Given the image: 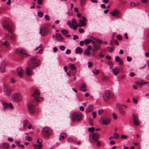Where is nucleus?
<instances>
[{
  "instance_id": "7",
  "label": "nucleus",
  "mask_w": 149,
  "mask_h": 149,
  "mask_svg": "<svg viewBox=\"0 0 149 149\" xmlns=\"http://www.w3.org/2000/svg\"><path fill=\"white\" fill-rule=\"evenodd\" d=\"M99 120L100 124L103 125H108L111 122V119L109 118L101 117L100 118Z\"/></svg>"
},
{
  "instance_id": "45",
  "label": "nucleus",
  "mask_w": 149,
  "mask_h": 149,
  "mask_svg": "<svg viewBox=\"0 0 149 149\" xmlns=\"http://www.w3.org/2000/svg\"><path fill=\"white\" fill-rule=\"evenodd\" d=\"M61 32L64 35L67 34L68 33V31L64 29L61 30Z\"/></svg>"
},
{
  "instance_id": "18",
  "label": "nucleus",
  "mask_w": 149,
  "mask_h": 149,
  "mask_svg": "<svg viewBox=\"0 0 149 149\" xmlns=\"http://www.w3.org/2000/svg\"><path fill=\"white\" fill-rule=\"evenodd\" d=\"M101 45L100 44L97 43L94 45V46L93 47V51H98L100 48Z\"/></svg>"
},
{
  "instance_id": "54",
  "label": "nucleus",
  "mask_w": 149,
  "mask_h": 149,
  "mask_svg": "<svg viewBox=\"0 0 149 149\" xmlns=\"http://www.w3.org/2000/svg\"><path fill=\"white\" fill-rule=\"evenodd\" d=\"M120 60L118 56H117L115 58V61L116 62H118Z\"/></svg>"
},
{
  "instance_id": "55",
  "label": "nucleus",
  "mask_w": 149,
  "mask_h": 149,
  "mask_svg": "<svg viewBox=\"0 0 149 149\" xmlns=\"http://www.w3.org/2000/svg\"><path fill=\"white\" fill-rule=\"evenodd\" d=\"M45 18L46 20L49 21V17L48 15H45Z\"/></svg>"
},
{
  "instance_id": "19",
  "label": "nucleus",
  "mask_w": 149,
  "mask_h": 149,
  "mask_svg": "<svg viewBox=\"0 0 149 149\" xmlns=\"http://www.w3.org/2000/svg\"><path fill=\"white\" fill-rule=\"evenodd\" d=\"M56 39L58 41H62L63 40V38L61 34L58 33L56 34Z\"/></svg>"
},
{
  "instance_id": "12",
  "label": "nucleus",
  "mask_w": 149,
  "mask_h": 149,
  "mask_svg": "<svg viewBox=\"0 0 149 149\" xmlns=\"http://www.w3.org/2000/svg\"><path fill=\"white\" fill-rule=\"evenodd\" d=\"M148 83L147 82H138L136 83L135 85H134L133 86V88L135 90H136L137 88V86H139V87H141V85H144L145 84H147Z\"/></svg>"
},
{
  "instance_id": "38",
  "label": "nucleus",
  "mask_w": 149,
  "mask_h": 149,
  "mask_svg": "<svg viewBox=\"0 0 149 149\" xmlns=\"http://www.w3.org/2000/svg\"><path fill=\"white\" fill-rule=\"evenodd\" d=\"M119 111L120 114L122 115V116H124L125 115V112L124 111L123 109L120 110H119Z\"/></svg>"
},
{
  "instance_id": "9",
  "label": "nucleus",
  "mask_w": 149,
  "mask_h": 149,
  "mask_svg": "<svg viewBox=\"0 0 149 149\" xmlns=\"http://www.w3.org/2000/svg\"><path fill=\"white\" fill-rule=\"evenodd\" d=\"M15 52L21 55H25L26 56H30V55L26 53V51L24 49L21 48H18L17 49L15 50Z\"/></svg>"
},
{
  "instance_id": "64",
  "label": "nucleus",
  "mask_w": 149,
  "mask_h": 149,
  "mask_svg": "<svg viewBox=\"0 0 149 149\" xmlns=\"http://www.w3.org/2000/svg\"><path fill=\"white\" fill-rule=\"evenodd\" d=\"M106 59L108 60H110L111 59V57L110 56H107L105 57Z\"/></svg>"
},
{
  "instance_id": "11",
  "label": "nucleus",
  "mask_w": 149,
  "mask_h": 149,
  "mask_svg": "<svg viewBox=\"0 0 149 149\" xmlns=\"http://www.w3.org/2000/svg\"><path fill=\"white\" fill-rule=\"evenodd\" d=\"M48 32V29L45 27H43L40 29V33L42 36H46Z\"/></svg>"
},
{
  "instance_id": "43",
  "label": "nucleus",
  "mask_w": 149,
  "mask_h": 149,
  "mask_svg": "<svg viewBox=\"0 0 149 149\" xmlns=\"http://www.w3.org/2000/svg\"><path fill=\"white\" fill-rule=\"evenodd\" d=\"M91 40L86 39L84 41L86 45H87L91 42Z\"/></svg>"
},
{
  "instance_id": "58",
  "label": "nucleus",
  "mask_w": 149,
  "mask_h": 149,
  "mask_svg": "<svg viewBox=\"0 0 149 149\" xmlns=\"http://www.w3.org/2000/svg\"><path fill=\"white\" fill-rule=\"evenodd\" d=\"M68 14L70 16L72 15V10L70 9L69 10V12L68 13Z\"/></svg>"
},
{
  "instance_id": "41",
  "label": "nucleus",
  "mask_w": 149,
  "mask_h": 149,
  "mask_svg": "<svg viewBox=\"0 0 149 149\" xmlns=\"http://www.w3.org/2000/svg\"><path fill=\"white\" fill-rule=\"evenodd\" d=\"M95 40H96L97 42H98L100 44H102L103 43V42L102 41V40L100 39H99V38H95Z\"/></svg>"
},
{
  "instance_id": "22",
  "label": "nucleus",
  "mask_w": 149,
  "mask_h": 149,
  "mask_svg": "<svg viewBox=\"0 0 149 149\" xmlns=\"http://www.w3.org/2000/svg\"><path fill=\"white\" fill-rule=\"evenodd\" d=\"M112 14V15L113 16H116L117 17H118L119 14V12L117 10H115L113 12L110 13V14Z\"/></svg>"
},
{
  "instance_id": "61",
  "label": "nucleus",
  "mask_w": 149,
  "mask_h": 149,
  "mask_svg": "<svg viewBox=\"0 0 149 149\" xmlns=\"http://www.w3.org/2000/svg\"><path fill=\"white\" fill-rule=\"evenodd\" d=\"M43 51V48H41L36 53L37 54H41Z\"/></svg>"
},
{
  "instance_id": "30",
  "label": "nucleus",
  "mask_w": 149,
  "mask_h": 149,
  "mask_svg": "<svg viewBox=\"0 0 149 149\" xmlns=\"http://www.w3.org/2000/svg\"><path fill=\"white\" fill-rule=\"evenodd\" d=\"M100 72V70H99L95 69L92 71L93 73L95 75H97Z\"/></svg>"
},
{
  "instance_id": "57",
  "label": "nucleus",
  "mask_w": 149,
  "mask_h": 149,
  "mask_svg": "<svg viewBox=\"0 0 149 149\" xmlns=\"http://www.w3.org/2000/svg\"><path fill=\"white\" fill-rule=\"evenodd\" d=\"M103 112V109H100L98 111V114L99 115L101 114Z\"/></svg>"
},
{
  "instance_id": "26",
  "label": "nucleus",
  "mask_w": 149,
  "mask_h": 149,
  "mask_svg": "<svg viewBox=\"0 0 149 149\" xmlns=\"http://www.w3.org/2000/svg\"><path fill=\"white\" fill-rule=\"evenodd\" d=\"M134 125L136 126H138L140 124V122L138 118H134Z\"/></svg>"
},
{
  "instance_id": "39",
  "label": "nucleus",
  "mask_w": 149,
  "mask_h": 149,
  "mask_svg": "<svg viewBox=\"0 0 149 149\" xmlns=\"http://www.w3.org/2000/svg\"><path fill=\"white\" fill-rule=\"evenodd\" d=\"M26 139L29 141H31L33 140L31 136H26L25 137Z\"/></svg>"
},
{
  "instance_id": "53",
  "label": "nucleus",
  "mask_w": 149,
  "mask_h": 149,
  "mask_svg": "<svg viewBox=\"0 0 149 149\" xmlns=\"http://www.w3.org/2000/svg\"><path fill=\"white\" fill-rule=\"evenodd\" d=\"M65 46H62L60 47L59 48L61 51H63L65 49Z\"/></svg>"
},
{
  "instance_id": "16",
  "label": "nucleus",
  "mask_w": 149,
  "mask_h": 149,
  "mask_svg": "<svg viewBox=\"0 0 149 149\" xmlns=\"http://www.w3.org/2000/svg\"><path fill=\"white\" fill-rule=\"evenodd\" d=\"M17 72L18 75L21 77H22L23 74V70L21 68H18L17 69Z\"/></svg>"
},
{
  "instance_id": "4",
  "label": "nucleus",
  "mask_w": 149,
  "mask_h": 149,
  "mask_svg": "<svg viewBox=\"0 0 149 149\" xmlns=\"http://www.w3.org/2000/svg\"><path fill=\"white\" fill-rule=\"evenodd\" d=\"M42 134L47 137H49L52 133V130L48 127H45L42 130Z\"/></svg>"
},
{
  "instance_id": "46",
  "label": "nucleus",
  "mask_w": 149,
  "mask_h": 149,
  "mask_svg": "<svg viewBox=\"0 0 149 149\" xmlns=\"http://www.w3.org/2000/svg\"><path fill=\"white\" fill-rule=\"evenodd\" d=\"M84 54H85L89 55L90 54V51L89 50L86 49L84 52Z\"/></svg>"
},
{
  "instance_id": "15",
  "label": "nucleus",
  "mask_w": 149,
  "mask_h": 149,
  "mask_svg": "<svg viewBox=\"0 0 149 149\" xmlns=\"http://www.w3.org/2000/svg\"><path fill=\"white\" fill-rule=\"evenodd\" d=\"M31 69H32L30 68L29 66H28V67H27L26 68V72L28 76H29L32 74L33 71Z\"/></svg>"
},
{
  "instance_id": "20",
  "label": "nucleus",
  "mask_w": 149,
  "mask_h": 149,
  "mask_svg": "<svg viewBox=\"0 0 149 149\" xmlns=\"http://www.w3.org/2000/svg\"><path fill=\"white\" fill-rule=\"evenodd\" d=\"M93 109V106L92 105H89L86 109V112L87 113H88L91 112Z\"/></svg>"
},
{
  "instance_id": "42",
  "label": "nucleus",
  "mask_w": 149,
  "mask_h": 149,
  "mask_svg": "<svg viewBox=\"0 0 149 149\" xmlns=\"http://www.w3.org/2000/svg\"><path fill=\"white\" fill-rule=\"evenodd\" d=\"M122 106V105H121L120 104H116V107L119 110L122 109V108L121 107Z\"/></svg>"
},
{
  "instance_id": "31",
  "label": "nucleus",
  "mask_w": 149,
  "mask_h": 149,
  "mask_svg": "<svg viewBox=\"0 0 149 149\" xmlns=\"http://www.w3.org/2000/svg\"><path fill=\"white\" fill-rule=\"evenodd\" d=\"M108 49V51L110 53L112 52L115 49V48L114 47H107Z\"/></svg>"
},
{
  "instance_id": "6",
  "label": "nucleus",
  "mask_w": 149,
  "mask_h": 149,
  "mask_svg": "<svg viewBox=\"0 0 149 149\" xmlns=\"http://www.w3.org/2000/svg\"><path fill=\"white\" fill-rule=\"evenodd\" d=\"M40 93L38 90H36L33 94V96L36 98L35 102H41L43 100V98L39 97Z\"/></svg>"
},
{
  "instance_id": "2",
  "label": "nucleus",
  "mask_w": 149,
  "mask_h": 149,
  "mask_svg": "<svg viewBox=\"0 0 149 149\" xmlns=\"http://www.w3.org/2000/svg\"><path fill=\"white\" fill-rule=\"evenodd\" d=\"M102 96L104 101L107 102L109 100L113 97L114 95L113 93L110 91L106 90L103 93Z\"/></svg>"
},
{
  "instance_id": "10",
  "label": "nucleus",
  "mask_w": 149,
  "mask_h": 149,
  "mask_svg": "<svg viewBox=\"0 0 149 149\" xmlns=\"http://www.w3.org/2000/svg\"><path fill=\"white\" fill-rule=\"evenodd\" d=\"M28 109L29 112L31 113H34L36 110L35 106L29 103L27 104Z\"/></svg>"
},
{
  "instance_id": "34",
  "label": "nucleus",
  "mask_w": 149,
  "mask_h": 149,
  "mask_svg": "<svg viewBox=\"0 0 149 149\" xmlns=\"http://www.w3.org/2000/svg\"><path fill=\"white\" fill-rule=\"evenodd\" d=\"M2 105L4 107V109H6L7 107H9V105L8 103H5V102H3L2 103Z\"/></svg>"
},
{
  "instance_id": "44",
  "label": "nucleus",
  "mask_w": 149,
  "mask_h": 149,
  "mask_svg": "<svg viewBox=\"0 0 149 149\" xmlns=\"http://www.w3.org/2000/svg\"><path fill=\"white\" fill-rule=\"evenodd\" d=\"M88 130L90 132H93L95 130V128L94 127L89 128L88 129Z\"/></svg>"
},
{
  "instance_id": "13",
  "label": "nucleus",
  "mask_w": 149,
  "mask_h": 149,
  "mask_svg": "<svg viewBox=\"0 0 149 149\" xmlns=\"http://www.w3.org/2000/svg\"><path fill=\"white\" fill-rule=\"evenodd\" d=\"M6 63L4 62H2L0 66V72L1 73H3L5 71V66Z\"/></svg>"
},
{
  "instance_id": "36",
  "label": "nucleus",
  "mask_w": 149,
  "mask_h": 149,
  "mask_svg": "<svg viewBox=\"0 0 149 149\" xmlns=\"http://www.w3.org/2000/svg\"><path fill=\"white\" fill-rule=\"evenodd\" d=\"M113 138L115 139H118L119 137V134L117 133H114L113 134Z\"/></svg>"
},
{
  "instance_id": "56",
  "label": "nucleus",
  "mask_w": 149,
  "mask_h": 149,
  "mask_svg": "<svg viewBox=\"0 0 149 149\" xmlns=\"http://www.w3.org/2000/svg\"><path fill=\"white\" fill-rule=\"evenodd\" d=\"M112 115H113V118H114V119H116L117 118V116L116 115V114L114 113H113Z\"/></svg>"
},
{
  "instance_id": "59",
  "label": "nucleus",
  "mask_w": 149,
  "mask_h": 149,
  "mask_svg": "<svg viewBox=\"0 0 149 149\" xmlns=\"http://www.w3.org/2000/svg\"><path fill=\"white\" fill-rule=\"evenodd\" d=\"M43 46H42V44H40V45L38 47H37L35 49V50H37L39 48H43Z\"/></svg>"
},
{
  "instance_id": "28",
  "label": "nucleus",
  "mask_w": 149,
  "mask_h": 149,
  "mask_svg": "<svg viewBox=\"0 0 149 149\" xmlns=\"http://www.w3.org/2000/svg\"><path fill=\"white\" fill-rule=\"evenodd\" d=\"M3 45L5 46L6 47V48H8L10 46V44L9 42L7 41H5L2 44Z\"/></svg>"
},
{
  "instance_id": "48",
  "label": "nucleus",
  "mask_w": 149,
  "mask_h": 149,
  "mask_svg": "<svg viewBox=\"0 0 149 149\" xmlns=\"http://www.w3.org/2000/svg\"><path fill=\"white\" fill-rule=\"evenodd\" d=\"M38 15L39 17H41L43 16V13L42 12H39L38 13Z\"/></svg>"
},
{
  "instance_id": "14",
  "label": "nucleus",
  "mask_w": 149,
  "mask_h": 149,
  "mask_svg": "<svg viewBox=\"0 0 149 149\" xmlns=\"http://www.w3.org/2000/svg\"><path fill=\"white\" fill-rule=\"evenodd\" d=\"M4 92L6 95L9 96L11 94V91L10 88L5 86L4 87Z\"/></svg>"
},
{
  "instance_id": "5",
  "label": "nucleus",
  "mask_w": 149,
  "mask_h": 149,
  "mask_svg": "<svg viewBox=\"0 0 149 149\" xmlns=\"http://www.w3.org/2000/svg\"><path fill=\"white\" fill-rule=\"evenodd\" d=\"M12 99L13 101L19 102L22 100V97L21 95L19 93H14L12 95Z\"/></svg>"
},
{
  "instance_id": "8",
  "label": "nucleus",
  "mask_w": 149,
  "mask_h": 149,
  "mask_svg": "<svg viewBox=\"0 0 149 149\" xmlns=\"http://www.w3.org/2000/svg\"><path fill=\"white\" fill-rule=\"evenodd\" d=\"M2 25L3 27L8 31L9 33L12 34L13 32L8 22L5 20H3L2 22Z\"/></svg>"
},
{
  "instance_id": "17",
  "label": "nucleus",
  "mask_w": 149,
  "mask_h": 149,
  "mask_svg": "<svg viewBox=\"0 0 149 149\" xmlns=\"http://www.w3.org/2000/svg\"><path fill=\"white\" fill-rule=\"evenodd\" d=\"M99 137V136L96 133H93L92 135V139L95 141H97Z\"/></svg>"
},
{
  "instance_id": "3",
  "label": "nucleus",
  "mask_w": 149,
  "mask_h": 149,
  "mask_svg": "<svg viewBox=\"0 0 149 149\" xmlns=\"http://www.w3.org/2000/svg\"><path fill=\"white\" fill-rule=\"evenodd\" d=\"M72 117L74 121L79 122L81 120L82 116L81 113L76 112L72 114Z\"/></svg>"
},
{
  "instance_id": "1",
  "label": "nucleus",
  "mask_w": 149,
  "mask_h": 149,
  "mask_svg": "<svg viewBox=\"0 0 149 149\" xmlns=\"http://www.w3.org/2000/svg\"><path fill=\"white\" fill-rule=\"evenodd\" d=\"M41 63L40 61L36 57L34 56L30 59L28 65L30 68L33 69L39 67Z\"/></svg>"
},
{
  "instance_id": "33",
  "label": "nucleus",
  "mask_w": 149,
  "mask_h": 149,
  "mask_svg": "<svg viewBox=\"0 0 149 149\" xmlns=\"http://www.w3.org/2000/svg\"><path fill=\"white\" fill-rule=\"evenodd\" d=\"M70 65V68L72 70H74L76 68V67L75 65L73 64H69Z\"/></svg>"
},
{
  "instance_id": "32",
  "label": "nucleus",
  "mask_w": 149,
  "mask_h": 149,
  "mask_svg": "<svg viewBox=\"0 0 149 149\" xmlns=\"http://www.w3.org/2000/svg\"><path fill=\"white\" fill-rule=\"evenodd\" d=\"M87 0H79L80 5L81 6H84Z\"/></svg>"
},
{
  "instance_id": "51",
  "label": "nucleus",
  "mask_w": 149,
  "mask_h": 149,
  "mask_svg": "<svg viewBox=\"0 0 149 149\" xmlns=\"http://www.w3.org/2000/svg\"><path fill=\"white\" fill-rule=\"evenodd\" d=\"M130 5L132 7H134L135 6H136V3L134 2H131L130 3Z\"/></svg>"
},
{
  "instance_id": "29",
  "label": "nucleus",
  "mask_w": 149,
  "mask_h": 149,
  "mask_svg": "<svg viewBox=\"0 0 149 149\" xmlns=\"http://www.w3.org/2000/svg\"><path fill=\"white\" fill-rule=\"evenodd\" d=\"M15 143L17 144V146L21 148H24V146L22 144H20L19 143H20V142H19L17 141H16Z\"/></svg>"
},
{
  "instance_id": "35",
  "label": "nucleus",
  "mask_w": 149,
  "mask_h": 149,
  "mask_svg": "<svg viewBox=\"0 0 149 149\" xmlns=\"http://www.w3.org/2000/svg\"><path fill=\"white\" fill-rule=\"evenodd\" d=\"M68 142L70 143H74L76 142V141H75L74 139L70 137L68 139Z\"/></svg>"
},
{
  "instance_id": "23",
  "label": "nucleus",
  "mask_w": 149,
  "mask_h": 149,
  "mask_svg": "<svg viewBox=\"0 0 149 149\" xmlns=\"http://www.w3.org/2000/svg\"><path fill=\"white\" fill-rule=\"evenodd\" d=\"M113 74L115 75H117L119 73V69L117 67H116L115 68L112 69Z\"/></svg>"
},
{
  "instance_id": "60",
  "label": "nucleus",
  "mask_w": 149,
  "mask_h": 149,
  "mask_svg": "<svg viewBox=\"0 0 149 149\" xmlns=\"http://www.w3.org/2000/svg\"><path fill=\"white\" fill-rule=\"evenodd\" d=\"M88 67L89 68H90V67L92 66L93 65V64L91 62H89L88 63Z\"/></svg>"
},
{
  "instance_id": "25",
  "label": "nucleus",
  "mask_w": 149,
  "mask_h": 149,
  "mask_svg": "<svg viewBox=\"0 0 149 149\" xmlns=\"http://www.w3.org/2000/svg\"><path fill=\"white\" fill-rule=\"evenodd\" d=\"M86 24V23L81 20L79 21V27H81L82 26H85Z\"/></svg>"
},
{
  "instance_id": "50",
  "label": "nucleus",
  "mask_w": 149,
  "mask_h": 149,
  "mask_svg": "<svg viewBox=\"0 0 149 149\" xmlns=\"http://www.w3.org/2000/svg\"><path fill=\"white\" fill-rule=\"evenodd\" d=\"M72 22L73 25H75L77 24V22L76 20L74 19H72Z\"/></svg>"
},
{
  "instance_id": "21",
  "label": "nucleus",
  "mask_w": 149,
  "mask_h": 149,
  "mask_svg": "<svg viewBox=\"0 0 149 149\" xmlns=\"http://www.w3.org/2000/svg\"><path fill=\"white\" fill-rule=\"evenodd\" d=\"M79 90L84 92L87 91L86 86L85 84H84L82 86L79 88Z\"/></svg>"
},
{
  "instance_id": "27",
  "label": "nucleus",
  "mask_w": 149,
  "mask_h": 149,
  "mask_svg": "<svg viewBox=\"0 0 149 149\" xmlns=\"http://www.w3.org/2000/svg\"><path fill=\"white\" fill-rule=\"evenodd\" d=\"M9 147V145L8 143H5L2 144L1 147L4 149H8Z\"/></svg>"
},
{
  "instance_id": "24",
  "label": "nucleus",
  "mask_w": 149,
  "mask_h": 149,
  "mask_svg": "<svg viewBox=\"0 0 149 149\" xmlns=\"http://www.w3.org/2000/svg\"><path fill=\"white\" fill-rule=\"evenodd\" d=\"M83 52V49L80 47H78L76 49V52L77 54H81Z\"/></svg>"
},
{
  "instance_id": "47",
  "label": "nucleus",
  "mask_w": 149,
  "mask_h": 149,
  "mask_svg": "<svg viewBox=\"0 0 149 149\" xmlns=\"http://www.w3.org/2000/svg\"><path fill=\"white\" fill-rule=\"evenodd\" d=\"M67 25L70 28L72 27V26L71 25V22L70 21H68L67 22Z\"/></svg>"
},
{
  "instance_id": "62",
  "label": "nucleus",
  "mask_w": 149,
  "mask_h": 149,
  "mask_svg": "<svg viewBox=\"0 0 149 149\" xmlns=\"http://www.w3.org/2000/svg\"><path fill=\"white\" fill-rule=\"evenodd\" d=\"M133 102L135 104H137L138 103L137 100L135 98H133Z\"/></svg>"
},
{
  "instance_id": "49",
  "label": "nucleus",
  "mask_w": 149,
  "mask_h": 149,
  "mask_svg": "<svg viewBox=\"0 0 149 149\" xmlns=\"http://www.w3.org/2000/svg\"><path fill=\"white\" fill-rule=\"evenodd\" d=\"M116 38L119 40L120 41L122 40V37L121 36L118 35L117 36Z\"/></svg>"
},
{
  "instance_id": "63",
  "label": "nucleus",
  "mask_w": 149,
  "mask_h": 149,
  "mask_svg": "<svg viewBox=\"0 0 149 149\" xmlns=\"http://www.w3.org/2000/svg\"><path fill=\"white\" fill-rule=\"evenodd\" d=\"M93 117L95 118L96 117V113L95 112H93Z\"/></svg>"
},
{
  "instance_id": "52",
  "label": "nucleus",
  "mask_w": 149,
  "mask_h": 149,
  "mask_svg": "<svg viewBox=\"0 0 149 149\" xmlns=\"http://www.w3.org/2000/svg\"><path fill=\"white\" fill-rule=\"evenodd\" d=\"M122 139H127V136L126 135H122L121 136Z\"/></svg>"
},
{
  "instance_id": "37",
  "label": "nucleus",
  "mask_w": 149,
  "mask_h": 149,
  "mask_svg": "<svg viewBox=\"0 0 149 149\" xmlns=\"http://www.w3.org/2000/svg\"><path fill=\"white\" fill-rule=\"evenodd\" d=\"M28 123V121L26 120H25L24 121L23 127L24 129H25Z\"/></svg>"
},
{
  "instance_id": "40",
  "label": "nucleus",
  "mask_w": 149,
  "mask_h": 149,
  "mask_svg": "<svg viewBox=\"0 0 149 149\" xmlns=\"http://www.w3.org/2000/svg\"><path fill=\"white\" fill-rule=\"evenodd\" d=\"M10 38L12 40H16V39L17 37L15 35L12 34L10 36Z\"/></svg>"
}]
</instances>
